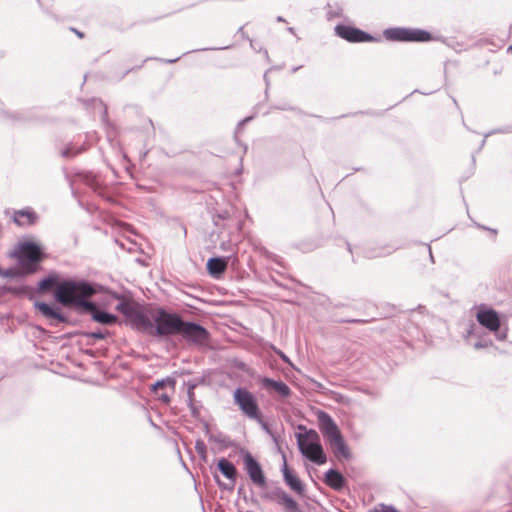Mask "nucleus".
Returning a JSON list of instances; mask_svg holds the SVG:
<instances>
[{"instance_id": "nucleus-1", "label": "nucleus", "mask_w": 512, "mask_h": 512, "mask_svg": "<svg viewBox=\"0 0 512 512\" xmlns=\"http://www.w3.org/2000/svg\"><path fill=\"white\" fill-rule=\"evenodd\" d=\"M95 294V289L83 281H63L55 289V299L63 306H76L92 314L95 321L102 324H113L116 322V316L101 312L94 303L87 301L89 297Z\"/></svg>"}, {"instance_id": "nucleus-25", "label": "nucleus", "mask_w": 512, "mask_h": 512, "mask_svg": "<svg viewBox=\"0 0 512 512\" xmlns=\"http://www.w3.org/2000/svg\"><path fill=\"white\" fill-rule=\"evenodd\" d=\"M280 356L284 361L288 362V358L284 354L281 353Z\"/></svg>"}, {"instance_id": "nucleus-8", "label": "nucleus", "mask_w": 512, "mask_h": 512, "mask_svg": "<svg viewBox=\"0 0 512 512\" xmlns=\"http://www.w3.org/2000/svg\"><path fill=\"white\" fill-rule=\"evenodd\" d=\"M179 335L186 341L199 346L206 345L209 340V332L201 325L192 322L184 321Z\"/></svg>"}, {"instance_id": "nucleus-12", "label": "nucleus", "mask_w": 512, "mask_h": 512, "mask_svg": "<svg viewBox=\"0 0 512 512\" xmlns=\"http://www.w3.org/2000/svg\"><path fill=\"white\" fill-rule=\"evenodd\" d=\"M244 464L251 481L258 487H265L266 479L259 463L250 454H246Z\"/></svg>"}, {"instance_id": "nucleus-6", "label": "nucleus", "mask_w": 512, "mask_h": 512, "mask_svg": "<svg viewBox=\"0 0 512 512\" xmlns=\"http://www.w3.org/2000/svg\"><path fill=\"white\" fill-rule=\"evenodd\" d=\"M234 403L249 419L260 422L262 413L255 395L246 388H237L233 393Z\"/></svg>"}, {"instance_id": "nucleus-26", "label": "nucleus", "mask_w": 512, "mask_h": 512, "mask_svg": "<svg viewBox=\"0 0 512 512\" xmlns=\"http://www.w3.org/2000/svg\"><path fill=\"white\" fill-rule=\"evenodd\" d=\"M176 60H177V59H175V60H165V62L173 63V62H175Z\"/></svg>"}, {"instance_id": "nucleus-7", "label": "nucleus", "mask_w": 512, "mask_h": 512, "mask_svg": "<svg viewBox=\"0 0 512 512\" xmlns=\"http://www.w3.org/2000/svg\"><path fill=\"white\" fill-rule=\"evenodd\" d=\"M155 323V336H167L180 334L184 321L177 314L167 313L159 309L157 310Z\"/></svg>"}, {"instance_id": "nucleus-27", "label": "nucleus", "mask_w": 512, "mask_h": 512, "mask_svg": "<svg viewBox=\"0 0 512 512\" xmlns=\"http://www.w3.org/2000/svg\"><path fill=\"white\" fill-rule=\"evenodd\" d=\"M510 50H512V46L510 47Z\"/></svg>"}, {"instance_id": "nucleus-24", "label": "nucleus", "mask_w": 512, "mask_h": 512, "mask_svg": "<svg viewBox=\"0 0 512 512\" xmlns=\"http://www.w3.org/2000/svg\"><path fill=\"white\" fill-rule=\"evenodd\" d=\"M92 336L97 339H103L104 335L101 333H93Z\"/></svg>"}, {"instance_id": "nucleus-14", "label": "nucleus", "mask_w": 512, "mask_h": 512, "mask_svg": "<svg viewBox=\"0 0 512 512\" xmlns=\"http://www.w3.org/2000/svg\"><path fill=\"white\" fill-rule=\"evenodd\" d=\"M37 215L30 209L19 210L14 213V222L18 226H29L33 225L37 221Z\"/></svg>"}, {"instance_id": "nucleus-2", "label": "nucleus", "mask_w": 512, "mask_h": 512, "mask_svg": "<svg viewBox=\"0 0 512 512\" xmlns=\"http://www.w3.org/2000/svg\"><path fill=\"white\" fill-rule=\"evenodd\" d=\"M316 416L318 427L329 443L333 454L338 459H349L351 457L350 449L332 417L322 410H319Z\"/></svg>"}, {"instance_id": "nucleus-22", "label": "nucleus", "mask_w": 512, "mask_h": 512, "mask_svg": "<svg viewBox=\"0 0 512 512\" xmlns=\"http://www.w3.org/2000/svg\"><path fill=\"white\" fill-rule=\"evenodd\" d=\"M58 277L57 276H49L43 280H41L38 284V291L43 293L49 291L51 288H53L55 285L56 288L61 284H57Z\"/></svg>"}, {"instance_id": "nucleus-18", "label": "nucleus", "mask_w": 512, "mask_h": 512, "mask_svg": "<svg viewBox=\"0 0 512 512\" xmlns=\"http://www.w3.org/2000/svg\"><path fill=\"white\" fill-rule=\"evenodd\" d=\"M174 385H175V381L172 380V379H165V380H161V381H158L157 383H155L153 385V391L158 395V398L168 404L170 402V397L168 394H166L164 392V389L167 387V386H170V388L172 390H174Z\"/></svg>"}, {"instance_id": "nucleus-19", "label": "nucleus", "mask_w": 512, "mask_h": 512, "mask_svg": "<svg viewBox=\"0 0 512 512\" xmlns=\"http://www.w3.org/2000/svg\"><path fill=\"white\" fill-rule=\"evenodd\" d=\"M284 479L287 485L294 490L295 492L302 494L304 491V487L300 479L291 471L288 469L287 465L284 466Z\"/></svg>"}, {"instance_id": "nucleus-13", "label": "nucleus", "mask_w": 512, "mask_h": 512, "mask_svg": "<svg viewBox=\"0 0 512 512\" xmlns=\"http://www.w3.org/2000/svg\"><path fill=\"white\" fill-rule=\"evenodd\" d=\"M34 306L44 317L55 319L61 323L66 322L65 316L61 313L58 307L44 302H35Z\"/></svg>"}, {"instance_id": "nucleus-20", "label": "nucleus", "mask_w": 512, "mask_h": 512, "mask_svg": "<svg viewBox=\"0 0 512 512\" xmlns=\"http://www.w3.org/2000/svg\"><path fill=\"white\" fill-rule=\"evenodd\" d=\"M325 482L329 487L340 490L344 486L345 479L339 472L329 470L325 475Z\"/></svg>"}, {"instance_id": "nucleus-16", "label": "nucleus", "mask_w": 512, "mask_h": 512, "mask_svg": "<svg viewBox=\"0 0 512 512\" xmlns=\"http://www.w3.org/2000/svg\"><path fill=\"white\" fill-rule=\"evenodd\" d=\"M228 262L224 258H211L207 262V270L213 277H219L227 269Z\"/></svg>"}, {"instance_id": "nucleus-9", "label": "nucleus", "mask_w": 512, "mask_h": 512, "mask_svg": "<svg viewBox=\"0 0 512 512\" xmlns=\"http://www.w3.org/2000/svg\"><path fill=\"white\" fill-rule=\"evenodd\" d=\"M388 36L397 41L428 42L432 40L431 34L421 29L396 28L390 30Z\"/></svg>"}, {"instance_id": "nucleus-10", "label": "nucleus", "mask_w": 512, "mask_h": 512, "mask_svg": "<svg viewBox=\"0 0 512 512\" xmlns=\"http://www.w3.org/2000/svg\"><path fill=\"white\" fill-rule=\"evenodd\" d=\"M478 323L491 332H497L500 329L501 321L497 311L484 305L479 306L476 313Z\"/></svg>"}, {"instance_id": "nucleus-15", "label": "nucleus", "mask_w": 512, "mask_h": 512, "mask_svg": "<svg viewBox=\"0 0 512 512\" xmlns=\"http://www.w3.org/2000/svg\"><path fill=\"white\" fill-rule=\"evenodd\" d=\"M261 383L266 389H273L282 397H288L291 394V389L289 388V386L282 381H275L270 378H263L261 380Z\"/></svg>"}, {"instance_id": "nucleus-11", "label": "nucleus", "mask_w": 512, "mask_h": 512, "mask_svg": "<svg viewBox=\"0 0 512 512\" xmlns=\"http://www.w3.org/2000/svg\"><path fill=\"white\" fill-rule=\"evenodd\" d=\"M336 34L345 39L348 42L359 43V42H371L374 41V37L368 33L352 26L348 25H337L335 27Z\"/></svg>"}, {"instance_id": "nucleus-5", "label": "nucleus", "mask_w": 512, "mask_h": 512, "mask_svg": "<svg viewBox=\"0 0 512 512\" xmlns=\"http://www.w3.org/2000/svg\"><path fill=\"white\" fill-rule=\"evenodd\" d=\"M297 442L301 453L310 461L318 465L326 463L327 458L320 443V437L315 430L310 429L305 433H299Z\"/></svg>"}, {"instance_id": "nucleus-3", "label": "nucleus", "mask_w": 512, "mask_h": 512, "mask_svg": "<svg viewBox=\"0 0 512 512\" xmlns=\"http://www.w3.org/2000/svg\"><path fill=\"white\" fill-rule=\"evenodd\" d=\"M119 309L128 317L137 330L155 336L157 310L149 311L137 304L128 302L121 303Z\"/></svg>"}, {"instance_id": "nucleus-21", "label": "nucleus", "mask_w": 512, "mask_h": 512, "mask_svg": "<svg viewBox=\"0 0 512 512\" xmlns=\"http://www.w3.org/2000/svg\"><path fill=\"white\" fill-rule=\"evenodd\" d=\"M277 502L287 511V512H298L299 506L297 502L291 498L285 492H279L276 495Z\"/></svg>"}, {"instance_id": "nucleus-23", "label": "nucleus", "mask_w": 512, "mask_h": 512, "mask_svg": "<svg viewBox=\"0 0 512 512\" xmlns=\"http://www.w3.org/2000/svg\"><path fill=\"white\" fill-rule=\"evenodd\" d=\"M79 38H83L84 37V34L80 31H78L77 29H74L72 28L71 29Z\"/></svg>"}, {"instance_id": "nucleus-4", "label": "nucleus", "mask_w": 512, "mask_h": 512, "mask_svg": "<svg viewBox=\"0 0 512 512\" xmlns=\"http://www.w3.org/2000/svg\"><path fill=\"white\" fill-rule=\"evenodd\" d=\"M13 256L17 259L23 274H33L39 270V264L45 259L41 247L33 242H23L15 249Z\"/></svg>"}, {"instance_id": "nucleus-17", "label": "nucleus", "mask_w": 512, "mask_h": 512, "mask_svg": "<svg viewBox=\"0 0 512 512\" xmlns=\"http://www.w3.org/2000/svg\"><path fill=\"white\" fill-rule=\"evenodd\" d=\"M217 467L220 472L232 482V486H234L237 477V469L234 464L226 458H221L218 460Z\"/></svg>"}]
</instances>
